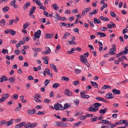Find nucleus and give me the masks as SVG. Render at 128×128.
Segmentation results:
<instances>
[{
	"instance_id": "obj_1",
	"label": "nucleus",
	"mask_w": 128,
	"mask_h": 128,
	"mask_svg": "<svg viewBox=\"0 0 128 128\" xmlns=\"http://www.w3.org/2000/svg\"><path fill=\"white\" fill-rule=\"evenodd\" d=\"M101 104L98 103H96L94 104V106L91 105L90 106V107L88 108V110L89 111L95 112L98 109V107L101 106Z\"/></svg>"
},
{
	"instance_id": "obj_2",
	"label": "nucleus",
	"mask_w": 128,
	"mask_h": 128,
	"mask_svg": "<svg viewBox=\"0 0 128 128\" xmlns=\"http://www.w3.org/2000/svg\"><path fill=\"white\" fill-rule=\"evenodd\" d=\"M57 126H61L62 127H65L68 125V124L63 122H55Z\"/></svg>"
},
{
	"instance_id": "obj_3",
	"label": "nucleus",
	"mask_w": 128,
	"mask_h": 128,
	"mask_svg": "<svg viewBox=\"0 0 128 128\" xmlns=\"http://www.w3.org/2000/svg\"><path fill=\"white\" fill-rule=\"evenodd\" d=\"M64 94L68 96H70L72 95V92H70L69 89H66L64 90Z\"/></svg>"
},
{
	"instance_id": "obj_4",
	"label": "nucleus",
	"mask_w": 128,
	"mask_h": 128,
	"mask_svg": "<svg viewBox=\"0 0 128 128\" xmlns=\"http://www.w3.org/2000/svg\"><path fill=\"white\" fill-rule=\"evenodd\" d=\"M96 99L98 100L102 101L106 103H108V102L105 99L100 97H96Z\"/></svg>"
},
{
	"instance_id": "obj_5",
	"label": "nucleus",
	"mask_w": 128,
	"mask_h": 128,
	"mask_svg": "<svg viewBox=\"0 0 128 128\" xmlns=\"http://www.w3.org/2000/svg\"><path fill=\"white\" fill-rule=\"evenodd\" d=\"M41 31L40 30H38L37 32H35L34 34L35 37L38 38H39L41 35Z\"/></svg>"
},
{
	"instance_id": "obj_6",
	"label": "nucleus",
	"mask_w": 128,
	"mask_h": 128,
	"mask_svg": "<svg viewBox=\"0 0 128 128\" xmlns=\"http://www.w3.org/2000/svg\"><path fill=\"white\" fill-rule=\"evenodd\" d=\"M114 95L111 93H109L106 94L105 97L108 99H111L114 98Z\"/></svg>"
},
{
	"instance_id": "obj_7",
	"label": "nucleus",
	"mask_w": 128,
	"mask_h": 128,
	"mask_svg": "<svg viewBox=\"0 0 128 128\" xmlns=\"http://www.w3.org/2000/svg\"><path fill=\"white\" fill-rule=\"evenodd\" d=\"M80 61L83 63H84L85 61L87 62V59L84 56L80 55Z\"/></svg>"
},
{
	"instance_id": "obj_8",
	"label": "nucleus",
	"mask_w": 128,
	"mask_h": 128,
	"mask_svg": "<svg viewBox=\"0 0 128 128\" xmlns=\"http://www.w3.org/2000/svg\"><path fill=\"white\" fill-rule=\"evenodd\" d=\"M27 113L28 114H35L36 113V112L34 108H33L32 110H28Z\"/></svg>"
},
{
	"instance_id": "obj_9",
	"label": "nucleus",
	"mask_w": 128,
	"mask_h": 128,
	"mask_svg": "<svg viewBox=\"0 0 128 128\" xmlns=\"http://www.w3.org/2000/svg\"><path fill=\"white\" fill-rule=\"evenodd\" d=\"M36 8V7L35 6H34L32 7L30 11L29 15L31 16L32 14L34 13V10Z\"/></svg>"
},
{
	"instance_id": "obj_10",
	"label": "nucleus",
	"mask_w": 128,
	"mask_h": 128,
	"mask_svg": "<svg viewBox=\"0 0 128 128\" xmlns=\"http://www.w3.org/2000/svg\"><path fill=\"white\" fill-rule=\"evenodd\" d=\"M8 80V79L4 76H2L0 78V82H3L4 81H6Z\"/></svg>"
},
{
	"instance_id": "obj_11",
	"label": "nucleus",
	"mask_w": 128,
	"mask_h": 128,
	"mask_svg": "<svg viewBox=\"0 0 128 128\" xmlns=\"http://www.w3.org/2000/svg\"><path fill=\"white\" fill-rule=\"evenodd\" d=\"M14 119H11L10 121L7 122V123L5 125V126H9L13 124L12 122L14 121Z\"/></svg>"
},
{
	"instance_id": "obj_12",
	"label": "nucleus",
	"mask_w": 128,
	"mask_h": 128,
	"mask_svg": "<svg viewBox=\"0 0 128 128\" xmlns=\"http://www.w3.org/2000/svg\"><path fill=\"white\" fill-rule=\"evenodd\" d=\"M112 92L116 94H119L120 93V92L119 90L114 89L112 90Z\"/></svg>"
},
{
	"instance_id": "obj_13",
	"label": "nucleus",
	"mask_w": 128,
	"mask_h": 128,
	"mask_svg": "<svg viewBox=\"0 0 128 128\" xmlns=\"http://www.w3.org/2000/svg\"><path fill=\"white\" fill-rule=\"evenodd\" d=\"M30 5V2H28L26 3L24 6L23 8L24 10H25L28 6Z\"/></svg>"
},
{
	"instance_id": "obj_14",
	"label": "nucleus",
	"mask_w": 128,
	"mask_h": 128,
	"mask_svg": "<svg viewBox=\"0 0 128 128\" xmlns=\"http://www.w3.org/2000/svg\"><path fill=\"white\" fill-rule=\"evenodd\" d=\"M54 109L56 110H60V108L59 106V102H58L57 104H56L54 105Z\"/></svg>"
},
{
	"instance_id": "obj_15",
	"label": "nucleus",
	"mask_w": 128,
	"mask_h": 128,
	"mask_svg": "<svg viewBox=\"0 0 128 128\" xmlns=\"http://www.w3.org/2000/svg\"><path fill=\"white\" fill-rule=\"evenodd\" d=\"M54 18L57 20H62V18L59 14H58L57 13L55 16Z\"/></svg>"
},
{
	"instance_id": "obj_16",
	"label": "nucleus",
	"mask_w": 128,
	"mask_h": 128,
	"mask_svg": "<svg viewBox=\"0 0 128 128\" xmlns=\"http://www.w3.org/2000/svg\"><path fill=\"white\" fill-rule=\"evenodd\" d=\"M50 66L54 71L55 72H57V68L55 65L53 64H51Z\"/></svg>"
},
{
	"instance_id": "obj_17",
	"label": "nucleus",
	"mask_w": 128,
	"mask_h": 128,
	"mask_svg": "<svg viewBox=\"0 0 128 128\" xmlns=\"http://www.w3.org/2000/svg\"><path fill=\"white\" fill-rule=\"evenodd\" d=\"M92 85L95 88L98 87V85L97 83L95 82H93L91 81H90Z\"/></svg>"
},
{
	"instance_id": "obj_18",
	"label": "nucleus",
	"mask_w": 128,
	"mask_h": 128,
	"mask_svg": "<svg viewBox=\"0 0 128 128\" xmlns=\"http://www.w3.org/2000/svg\"><path fill=\"white\" fill-rule=\"evenodd\" d=\"M8 80H9V82L11 83H13L15 80V78L14 76L12 77L11 78H9L8 79Z\"/></svg>"
},
{
	"instance_id": "obj_19",
	"label": "nucleus",
	"mask_w": 128,
	"mask_h": 128,
	"mask_svg": "<svg viewBox=\"0 0 128 128\" xmlns=\"http://www.w3.org/2000/svg\"><path fill=\"white\" fill-rule=\"evenodd\" d=\"M94 24H99L100 23V21L99 19H97L96 18H94Z\"/></svg>"
},
{
	"instance_id": "obj_20",
	"label": "nucleus",
	"mask_w": 128,
	"mask_h": 128,
	"mask_svg": "<svg viewBox=\"0 0 128 128\" xmlns=\"http://www.w3.org/2000/svg\"><path fill=\"white\" fill-rule=\"evenodd\" d=\"M108 110V108H106L104 109H100L99 111V112L100 114L103 113L104 114L106 112V110Z\"/></svg>"
},
{
	"instance_id": "obj_21",
	"label": "nucleus",
	"mask_w": 128,
	"mask_h": 128,
	"mask_svg": "<svg viewBox=\"0 0 128 128\" xmlns=\"http://www.w3.org/2000/svg\"><path fill=\"white\" fill-rule=\"evenodd\" d=\"M97 34L101 36H100V38L103 37H106V35L105 33L102 32H98L97 33Z\"/></svg>"
},
{
	"instance_id": "obj_22",
	"label": "nucleus",
	"mask_w": 128,
	"mask_h": 128,
	"mask_svg": "<svg viewBox=\"0 0 128 128\" xmlns=\"http://www.w3.org/2000/svg\"><path fill=\"white\" fill-rule=\"evenodd\" d=\"M100 18L101 19L104 21L109 20V19L105 17L102 16H101Z\"/></svg>"
},
{
	"instance_id": "obj_23",
	"label": "nucleus",
	"mask_w": 128,
	"mask_h": 128,
	"mask_svg": "<svg viewBox=\"0 0 128 128\" xmlns=\"http://www.w3.org/2000/svg\"><path fill=\"white\" fill-rule=\"evenodd\" d=\"M9 9V8L8 6H6L2 8V10L4 12H7Z\"/></svg>"
},
{
	"instance_id": "obj_24",
	"label": "nucleus",
	"mask_w": 128,
	"mask_h": 128,
	"mask_svg": "<svg viewBox=\"0 0 128 128\" xmlns=\"http://www.w3.org/2000/svg\"><path fill=\"white\" fill-rule=\"evenodd\" d=\"M46 38L47 39L51 38H52L53 35L51 34H47L46 36Z\"/></svg>"
},
{
	"instance_id": "obj_25",
	"label": "nucleus",
	"mask_w": 128,
	"mask_h": 128,
	"mask_svg": "<svg viewBox=\"0 0 128 128\" xmlns=\"http://www.w3.org/2000/svg\"><path fill=\"white\" fill-rule=\"evenodd\" d=\"M52 7L55 10H57L59 8V7L58 6L57 4H53L52 6Z\"/></svg>"
},
{
	"instance_id": "obj_26",
	"label": "nucleus",
	"mask_w": 128,
	"mask_h": 128,
	"mask_svg": "<svg viewBox=\"0 0 128 128\" xmlns=\"http://www.w3.org/2000/svg\"><path fill=\"white\" fill-rule=\"evenodd\" d=\"M98 9H95L92 12H90V16H91L92 14H96L98 12Z\"/></svg>"
},
{
	"instance_id": "obj_27",
	"label": "nucleus",
	"mask_w": 128,
	"mask_h": 128,
	"mask_svg": "<svg viewBox=\"0 0 128 128\" xmlns=\"http://www.w3.org/2000/svg\"><path fill=\"white\" fill-rule=\"evenodd\" d=\"M109 88L110 89L111 88V87L109 86L104 85L102 88V89L104 90L106 88Z\"/></svg>"
},
{
	"instance_id": "obj_28",
	"label": "nucleus",
	"mask_w": 128,
	"mask_h": 128,
	"mask_svg": "<svg viewBox=\"0 0 128 128\" xmlns=\"http://www.w3.org/2000/svg\"><path fill=\"white\" fill-rule=\"evenodd\" d=\"M64 108L65 109L68 108L70 107V105L68 103H66L64 104Z\"/></svg>"
},
{
	"instance_id": "obj_29",
	"label": "nucleus",
	"mask_w": 128,
	"mask_h": 128,
	"mask_svg": "<svg viewBox=\"0 0 128 128\" xmlns=\"http://www.w3.org/2000/svg\"><path fill=\"white\" fill-rule=\"evenodd\" d=\"M0 24L1 26H4L5 25V20L3 19L0 21Z\"/></svg>"
},
{
	"instance_id": "obj_30",
	"label": "nucleus",
	"mask_w": 128,
	"mask_h": 128,
	"mask_svg": "<svg viewBox=\"0 0 128 128\" xmlns=\"http://www.w3.org/2000/svg\"><path fill=\"white\" fill-rule=\"evenodd\" d=\"M10 33L12 35L14 36L16 34V31L11 29H10Z\"/></svg>"
},
{
	"instance_id": "obj_31",
	"label": "nucleus",
	"mask_w": 128,
	"mask_h": 128,
	"mask_svg": "<svg viewBox=\"0 0 128 128\" xmlns=\"http://www.w3.org/2000/svg\"><path fill=\"white\" fill-rule=\"evenodd\" d=\"M81 96L82 98H84L88 99L90 98V96L88 95H81Z\"/></svg>"
},
{
	"instance_id": "obj_32",
	"label": "nucleus",
	"mask_w": 128,
	"mask_h": 128,
	"mask_svg": "<svg viewBox=\"0 0 128 128\" xmlns=\"http://www.w3.org/2000/svg\"><path fill=\"white\" fill-rule=\"evenodd\" d=\"M70 34L68 32H66L63 38L64 39H66L67 38V36H70Z\"/></svg>"
},
{
	"instance_id": "obj_33",
	"label": "nucleus",
	"mask_w": 128,
	"mask_h": 128,
	"mask_svg": "<svg viewBox=\"0 0 128 128\" xmlns=\"http://www.w3.org/2000/svg\"><path fill=\"white\" fill-rule=\"evenodd\" d=\"M31 122H29L26 124L24 126V127L26 128H28L30 127L31 128Z\"/></svg>"
},
{
	"instance_id": "obj_34",
	"label": "nucleus",
	"mask_w": 128,
	"mask_h": 128,
	"mask_svg": "<svg viewBox=\"0 0 128 128\" xmlns=\"http://www.w3.org/2000/svg\"><path fill=\"white\" fill-rule=\"evenodd\" d=\"M34 100L36 102H41V101L36 97H34Z\"/></svg>"
},
{
	"instance_id": "obj_35",
	"label": "nucleus",
	"mask_w": 128,
	"mask_h": 128,
	"mask_svg": "<svg viewBox=\"0 0 128 128\" xmlns=\"http://www.w3.org/2000/svg\"><path fill=\"white\" fill-rule=\"evenodd\" d=\"M81 121H79L78 122L74 124V127H76L79 126L81 123Z\"/></svg>"
},
{
	"instance_id": "obj_36",
	"label": "nucleus",
	"mask_w": 128,
	"mask_h": 128,
	"mask_svg": "<svg viewBox=\"0 0 128 128\" xmlns=\"http://www.w3.org/2000/svg\"><path fill=\"white\" fill-rule=\"evenodd\" d=\"M7 121L5 120H2L0 121V125H2L3 124H5V125L6 124Z\"/></svg>"
},
{
	"instance_id": "obj_37",
	"label": "nucleus",
	"mask_w": 128,
	"mask_h": 128,
	"mask_svg": "<svg viewBox=\"0 0 128 128\" xmlns=\"http://www.w3.org/2000/svg\"><path fill=\"white\" fill-rule=\"evenodd\" d=\"M40 22L41 23H45L46 22V19L45 18H42L40 20Z\"/></svg>"
},
{
	"instance_id": "obj_38",
	"label": "nucleus",
	"mask_w": 128,
	"mask_h": 128,
	"mask_svg": "<svg viewBox=\"0 0 128 128\" xmlns=\"http://www.w3.org/2000/svg\"><path fill=\"white\" fill-rule=\"evenodd\" d=\"M62 80H65L67 81L68 80L69 78L67 77L63 76L62 78Z\"/></svg>"
},
{
	"instance_id": "obj_39",
	"label": "nucleus",
	"mask_w": 128,
	"mask_h": 128,
	"mask_svg": "<svg viewBox=\"0 0 128 128\" xmlns=\"http://www.w3.org/2000/svg\"><path fill=\"white\" fill-rule=\"evenodd\" d=\"M79 102V100L78 99L75 100L74 102V103L76 105L78 106Z\"/></svg>"
},
{
	"instance_id": "obj_40",
	"label": "nucleus",
	"mask_w": 128,
	"mask_h": 128,
	"mask_svg": "<svg viewBox=\"0 0 128 128\" xmlns=\"http://www.w3.org/2000/svg\"><path fill=\"white\" fill-rule=\"evenodd\" d=\"M59 85L58 83H55L54 84L52 85V87L53 88H56L59 86Z\"/></svg>"
},
{
	"instance_id": "obj_41",
	"label": "nucleus",
	"mask_w": 128,
	"mask_h": 128,
	"mask_svg": "<svg viewBox=\"0 0 128 128\" xmlns=\"http://www.w3.org/2000/svg\"><path fill=\"white\" fill-rule=\"evenodd\" d=\"M32 49L34 51H36L37 52H41V49L40 48H32Z\"/></svg>"
},
{
	"instance_id": "obj_42",
	"label": "nucleus",
	"mask_w": 128,
	"mask_h": 128,
	"mask_svg": "<svg viewBox=\"0 0 128 128\" xmlns=\"http://www.w3.org/2000/svg\"><path fill=\"white\" fill-rule=\"evenodd\" d=\"M50 53V52L48 51H44L42 52V54L43 55H45L46 54H49Z\"/></svg>"
},
{
	"instance_id": "obj_43",
	"label": "nucleus",
	"mask_w": 128,
	"mask_h": 128,
	"mask_svg": "<svg viewBox=\"0 0 128 128\" xmlns=\"http://www.w3.org/2000/svg\"><path fill=\"white\" fill-rule=\"evenodd\" d=\"M46 113V111H43L42 112H41L40 111H38V112L37 113V114L38 115H40L41 114H44Z\"/></svg>"
},
{
	"instance_id": "obj_44",
	"label": "nucleus",
	"mask_w": 128,
	"mask_h": 128,
	"mask_svg": "<svg viewBox=\"0 0 128 128\" xmlns=\"http://www.w3.org/2000/svg\"><path fill=\"white\" fill-rule=\"evenodd\" d=\"M59 108L60 107V110H65V108H64V107L62 106V105L60 103H59Z\"/></svg>"
},
{
	"instance_id": "obj_45",
	"label": "nucleus",
	"mask_w": 128,
	"mask_h": 128,
	"mask_svg": "<svg viewBox=\"0 0 128 128\" xmlns=\"http://www.w3.org/2000/svg\"><path fill=\"white\" fill-rule=\"evenodd\" d=\"M76 116L80 115L83 114V112H78V111H76Z\"/></svg>"
},
{
	"instance_id": "obj_46",
	"label": "nucleus",
	"mask_w": 128,
	"mask_h": 128,
	"mask_svg": "<svg viewBox=\"0 0 128 128\" xmlns=\"http://www.w3.org/2000/svg\"><path fill=\"white\" fill-rule=\"evenodd\" d=\"M50 80L48 79L46 80L44 82L45 85V86L47 85L50 82Z\"/></svg>"
},
{
	"instance_id": "obj_47",
	"label": "nucleus",
	"mask_w": 128,
	"mask_h": 128,
	"mask_svg": "<svg viewBox=\"0 0 128 128\" xmlns=\"http://www.w3.org/2000/svg\"><path fill=\"white\" fill-rule=\"evenodd\" d=\"M3 95L4 96L2 97L5 100L6 99L8 98L9 96V94H4Z\"/></svg>"
},
{
	"instance_id": "obj_48",
	"label": "nucleus",
	"mask_w": 128,
	"mask_h": 128,
	"mask_svg": "<svg viewBox=\"0 0 128 128\" xmlns=\"http://www.w3.org/2000/svg\"><path fill=\"white\" fill-rule=\"evenodd\" d=\"M108 29V28H107L104 27L101 28H100V30L102 31H105Z\"/></svg>"
},
{
	"instance_id": "obj_49",
	"label": "nucleus",
	"mask_w": 128,
	"mask_h": 128,
	"mask_svg": "<svg viewBox=\"0 0 128 128\" xmlns=\"http://www.w3.org/2000/svg\"><path fill=\"white\" fill-rule=\"evenodd\" d=\"M107 6V5L106 4H104L100 8V10L101 11L103 10L104 8H106Z\"/></svg>"
},
{
	"instance_id": "obj_50",
	"label": "nucleus",
	"mask_w": 128,
	"mask_h": 128,
	"mask_svg": "<svg viewBox=\"0 0 128 128\" xmlns=\"http://www.w3.org/2000/svg\"><path fill=\"white\" fill-rule=\"evenodd\" d=\"M94 118H92L91 119V121L92 122L96 121L97 120V116H94Z\"/></svg>"
},
{
	"instance_id": "obj_51",
	"label": "nucleus",
	"mask_w": 128,
	"mask_h": 128,
	"mask_svg": "<svg viewBox=\"0 0 128 128\" xmlns=\"http://www.w3.org/2000/svg\"><path fill=\"white\" fill-rule=\"evenodd\" d=\"M68 42L70 44H73L75 45L76 44L75 42L73 40H70Z\"/></svg>"
},
{
	"instance_id": "obj_52",
	"label": "nucleus",
	"mask_w": 128,
	"mask_h": 128,
	"mask_svg": "<svg viewBox=\"0 0 128 128\" xmlns=\"http://www.w3.org/2000/svg\"><path fill=\"white\" fill-rule=\"evenodd\" d=\"M31 128H34L37 126V124L36 123L32 124L31 123Z\"/></svg>"
},
{
	"instance_id": "obj_53",
	"label": "nucleus",
	"mask_w": 128,
	"mask_h": 128,
	"mask_svg": "<svg viewBox=\"0 0 128 128\" xmlns=\"http://www.w3.org/2000/svg\"><path fill=\"white\" fill-rule=\"evenodd\" d=\"M118 61L119 62H124V60L123 59L122 57V56L120 58H118Z\"/></svg>"
},
{
	"instance_id": "obj_54",
	"label": "nucleus",
	"mask_w": 128,
	"mask_h": 128,
	"mask_svg": "<svg viewBox=\"0 0 128 128\" xmlns=\"http://www.w3.org/2000/svg\"><path fill=\"white\" fill-rule=\"evenodd\" d=\"M72 83L74 85H77L80 84V82L78 81H75Z\"/></svg>"
},
{
	"instance_id": "obj_55",
	"label": "nucleus",
	"mask_w": 128,
	"mask_h": 128,
	"mask_svg": "<svg viewBox=\"0 0 128 128\" xmlns=\"http://www.w3.org/2000/svg\"><path fill=\"white\" fill-rule=\"evenodd\" d=\"M45 71L47 74L48 75H50V72L49 69H47V68H45Z\"/></svg>"
},
{
	"instance_id": "obj_56",
	"label": "nucleus",
	"mask_w": 128,
	"mask_h": 128,
	"mask_svg": "<svg viewBox=\"0 0 128 128\" xmlns=\"http://www.w3.org/2000/svg\"><path fill=\"white\" fill-rule=\"evenodd\" d=\"M79 118L81 120H82L85 119L86 118V117L84 116H79Z\"/></svg>"
},
{
	"instance_id": "obj_57",
	"label": "nucleus",
	"mask_w": 128,
	"mask_h": 128,
	"mask_svg": "<svg viewBox=\"0 0 128 128\" xmlns=\"http://www.w3.org/2000/svg\"><path fill=\"white\" fill-rule=\"evenodd\" d=\"M81 72V70L79 69H76L75 70V72L77 74H79Z\"/></svg>"
},
{
	"instance_id": "obj_58",
	"label": "nucleus",
	"mask_w": 128,
	"mask_h": 128,
	"mask_svg": "<svg viewBox=\"0 0 128 128\" xmlns=\"http://www.w3.org/2000/svg\"><path fill=\"white\" fill-rule=\"evenodd\" d=\"M50 101V100H49L48 99H45L44 100V102L45 103H49Z\"/></svg>"
},
{
	"instance_id": "obj_59",
	"label": "nucleus",
	"mask_w": 128,
	"mask_h": 128,
	"mask_svg": "<svg viewBox=\"0 0 128 128\" xmlns=\"http://www.w3.org/2000/svg\"><path fill=\"white\" fill-rule=\"evenodd\" d=\"M16 3V0H13L10 4V6H13Z\"/></svg>"
},
{
	"instance_id": "obj_60",
	"label": "nucleus",
	"mask_w": 128,
	"mask_h": 128,
	"mask_svg": "<svg viewBox=\"0 0 128 128\" xmlns=\"http://www.w3.org/2000/svg\"><path fill=\"white\" fill-rule=\"evenodd\" d=\"M36 4L39 6L41 5L42 4L40 1L39 0H38V1H36Z\"/></svg>"
},
{
	"instance_id": "obj_61",
	"label": "nucleus",
	"mask_w": 128,
	"mask_h": 128,
	"mask_svg": "<svg viewBox=\"0 0 128 128\" xmlns=\"http://www.w3.org/2000/svg\"><path fill=\"white\" fill-rule=\"evenodd\" d=\"M110 25L113 28H114L116 26V25L112 22H110Z\"/></svg>"
},
{
	"instance_id": "obj_62",
	"label": "nucleus",
	"mask_w": 128,
	"mask_h": 128,
	"mask_svg": "<svg viewBox=\"0 0 128 128\" xmlns=\"http://www.w3.org/2000/svg\"><path fill=\"white\" fill-rule=\"evenodd\" d=\"M20 20L18 16L16 17V18L14 20V22L15 24H16L17 23V22Z\"/></svg>"
},
{
	"instance_id": "obj_63",
	"label": "nucleus",
	"mask_w": 128,
	"mask_h": 128,
	"mask_svg": "<svg viewBox=\"0 0 128 128\" xmlns=\"http://www.w3.org/2000/svg\"><path fill=\"white\" fill-rule=\"evenodd\" d=\"M110 14L113 17H115L116 16V14H115L114 13V12H110Z\"/></svg>"
},
{
	"instance_id": "obj_64",
	"label": "nucleus",
	"mask_w": 128,
	"mask_h": 128,
	"mask_svg": "<svg viewBox=\"0 0 128 128\" xmlns=\"http://www.w3.org/2000/svg\"><path fill=\"white\" fill-rule=\"evenodd\" d=\"M22 127V126L19 124L16 125L15 126V128H20Z\"/></svg>"
}]
</instances>
